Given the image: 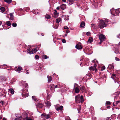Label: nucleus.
<instances>
[{"mask_svg":"<svg viewBox=\"0 0 120 120\" xmlns=\"http://www.w3.org/2000/svg\"><path fill=\"white\" fill-rule=\"evenodd\" d=\"M117 118L118 119L120 120V113L118 115Z\"/></svg>","mask_w":120,"mask_h":120,"instance_id":"49530a36","label":"nucleus"},{"mask_svg":"<svg viewBox=\"0 0 120 120\" xmlns=\"http://www.w3.org/2000/svg\"><path fill=\"white\" fill-rule=\"evenodd\" d=\"M99 38L100 41H104L106 39L105 35L102 34H101L99 35Z\"/></svg>","mask_w":120,"mask_h":120,"instance_id":"423d86ee","label":"nucleus"},{"mask_svg":"<svg viewBox=\"0 0 120 120\" xmlns=\"http://www.w3.org/2000/svg\"><path fill=\"white\" fill-rule=\"evenodd\" d=\"M22 69V67H19L17 69V71H20Z\"/></svg>","mask_w":120,"mask_h":120,"instance_id":"c756f323","label":"nucleus"},{"mask_svg":"<svg viewBox=\"0 0 120 120\" xmlns=\"http://www.w3.org/2000/svg\"><path fill=\"white\" fill-rule=\"evenodd\" d=\"M66 120H71L69 117H68L66 119Z\"/></svg>","mask_w":120,"mask_h":120,"instance_id":"4d7b16f0","label":"nucleus"},{"mask_svg":"<svg viewBox=\"0 0 120 120\" xmlns=\"http://www.w3.org/2000/svg\"><path fill=\"white\" fill-rule=\"evenodd\" d=\"M12 26L13 27H15L17 26V24L15 22H14L12 24Z\"/></svg>","mask_w":120,"mask_h":120,"instance_id":"2f4dec72","label":"nucleus"},{"mask_svg":"<svg viewBox=\"0 0 120 120\" xmlns=\"http://www.w3.org/2000/svg\"><path fill=\"white\" fill-rule=\"evenodd\" d=\"M9 91L10 93H11L12 94H13L14 93V90L12 89H10L9 90Z\"/></svg>","mask_w":120,"mask_h":120,"instance_id":"4be33fe9","label":"nucleus"},{"mask_svg":"<svg viewBox=\"0 0 120 120\" xmlns=\"http://www.w3.org/2000/svg\"><path fill=\"white\" fill-rule=\"evenodd\" d=\"M60 7H58L57 8H56V9H57V10H59L60 9Z\"/></svg>","mask_w":120,"mask_h":120,"instance_id":"680f3d73","label":"nucleus"},{"mask_svg":"<svg viewBox=\"0 0 120 120\" xmlns=\"http://www.w3.org/2000/svg\"><path fill=\"white\" fill-rule=\"evenodd\" d=\"M81 108L79 106V109H78V110H81Z\"/></svg>","mask_w":120,"mask_h":120,"instance_id":"338daca9","label":"nucleus"},{"mask_svg":"<svg viewBox=\"0 0 120 120\" xmlns=\"http://www.w3.org/2000/svg\"><path fill=\"white\" fill-rule=\"evenodd\" d=\"M64 28L65 29H69L68 27L66 26H65L64 27Z\"/></svg>","mask_w":120,"mask_h":120,"instance_id":"603ef678","label":"nucleus"},{"mask_svg":"<svg viewBox=\"0 0 120 120\" xmlns=\"http://www.w3.org/2000/svg\"><path fill=\"white\" fill-rule=\"evenodd\" d=\"M48 80L49 82H50V81L52 80V77L49 75L47 76Z\"/></svg>","mask_w":120,"mask_h":120,"instance_id":"a211bd4d","label":"nucleus"},{"mask_svg":"<svg viewBox=\"0 0 120 120\" xmlns=\"http://www.w3.org/2000/svg\"><path fill=\"white\" fill-rule=\"evenodd\" d=\"M25 72L27 74H29V71L27 70L26 71H25Z\"/></svg>","mask_w":120,"mask_h":120,"instance_id":"8fccbe9b","label":"nucleus"},{"mask_svg":"<svg viewBox=\"0 0 120 120\" xmlns=\"http://www.w3.org/2000/svg\"><path fill=\"white\" fill-rule=\"evenodd\" d=\"M105 20V22H104L103 20H100L99 22V23L98 24V26L101 29H102L105 27L106 26V24L107 23L106 20Z\"/></svg>","mask_w":120,"mask_h":120,"instance_id":"f257e3e1","label":"nucleus"},{"mask_svg":"<svg viewBox=\"0 0 120 120\" xmlns=\"http://www.w3.org/2000/svg\"><path fill=\"white\" fill-rule=\"evenodd\" d=\"M32 98L34 100V101H36L37 100V99L35 96H33L32 97Z\"/></svg>","mask_w":120,"mask_h":120,"instance_id":"f704fd0d","label":"nucleus"},{"mask_svg":"<svg viewBox=\"0 0 120 120\" xmlns=\"http://www.w3.org/2000/svg\"><path fill=\"white\" fill-rule=\"evenodd\" d=\"M90 32H87L86 33V34L87 36H89L90 35Z\"/></svg>","mask_w":120,"mask_h":120,"instance_id":"c03bdc74","label":"nucleus"},{"mask_svg":"<svg viewBox=\"0 0 120 120\" xmlns=\"http://www.w3.org/2000/svg\"><path fill=\"white\" fill-rule=\"evenodd\" d=\"M69 32V30H68V29H67L66 30V33H68Z\"/></svg>","mask_w":120,"mask_h":120,"instance_id":"13d9d810","label":"nucleus"},{"mask_svg":"<svg viewBox=\"0 0 120 120\" xmlns=\"http://www.w3.org/2000/svg\"><path fill=\"white\" fill-rule=\"evenodd\" d=\"M45 18L47 19H49L50 18V16L49 15H46L45 16Z\"/></svg>","mask_w":120,"mask_h":120,"instance_id":"c85d7f7f","label":"nucleus"},{"mask_svg":"<svg viewBox=\"0 0 120 120\" xmlns=\"http://www.w3.org/2000/svg\"><path fill=\"white\" fill-rule=\"evenodd\" d=\"M14 19V16H10V19L11 20H12Z\"/></svg>","mask_w":120,"mask_h":120,"instance_id":"58836bf2","label":"nucleus"},{"mask_svg":"<svg viewBox=\"0 0 120 120\" xmlns=\"http://www.w3.org/2000/svg\"><path fill=\"white\" fill-rule=\"evenodd\" d=\"M5 2L8 3L10 4L11 3L12 0H4Z\"/></svg>","mask_w":120,"mask_h":120,"instance_id":"393cba45","label":"nucleus"},{"mask_svg":"<svg viewBox=\"0 0 120 120\" xmlns=\"http://www.w3.org/2000/svg\"><path fill=\"white\" fill-rule=\"evenodd\" d=\"M26 120H33L32 119L30 118L27 117L26 119Z\"/></svg>","mask_w":120,"mask_h":120,"instance_id":"de8ad7c7","label":"nucleus"},{"mask_svg":"<svg viewBox=\"0 0 120 120\" xmlns=\"http://www.w3.org/2000/svg\"><path fill=\"white\" fill-rule=\"evenodd\" d=\"M75 47L77 49H81L82 48V46L81 45L77 44L76 45Z\"/></svg>","mask_w":120,"mask_h":120,"instance_id":"1a4fd4ad","label":"nucleus"},{"mask_svg":"<svg viewBox=\"0 0 120 120\" xmlns=\"http://www.w3.org/2000/svg\"><path fill=\"white\" fill-rule=\"evenodd\" d=\"M106 103L108 105H110L111 104V103L109 101H107L106 102Z\"/></svg>","mask_w":120,"mask_h":120,"instance_id":"79ce46f5","label":"nucleus"},{"mask_svg":"<svg viewBox=\"0 0 120 120\" xmlns=\"http://www.w3.org/2000/svg\"><path fill=\"white\" fill-rule=\"evenodd\" d=\"M22 118V117L21 116H16L15 119L13 120H21Z\"/></svg>","mask_w":120,"mask_h":120,"instance_id":"dca6fc26","label":"nucleus"},{"mask_svg":"<svg viewBox=\"0 0 120 120\" xmlns=\"http://www.w3.org/2000/svg\"><path fill=\"white\" fill-rule=\"evenodd\" d=\"M115 59L117 61H119L120 60L119 59L116 57H115Z\"/></svg>","mask_w":120,"mask_h":120,"instance_id":"6e6d98bb","label":"nucleus"},{"mask_svg":"<svg viewBox=\"0 0 120 120\" xmlns=\"http://www.w3.org/2000/svg\"><path fill=\"white\" fill-rule=\"evenodd\" d=\"M74 0H69V4H72L74 3Z\"/></svg>","mask_w":120,"mask_h":120,"instance_id":"bb28decb","label":"nucleus"},{"mask_svg":"<svg viewBox=\"0 0 120 120\" xmlns=\"http://www.w3.org/2000/svg\"><path fill=\"white\" fill-rule=\"evenodd\" d=\"M116 105H117L118 103H120V101H116V102H115Z\"/></svg>","mask_w":120,"mask_h":120,"instance_id":"a19ab883","label":"nucleus"},{"mask_svg":"<svg viewBox=\"0 0 120 120\" xmlns=\"http://www.w3.org/2000/svg\"><path fill=\"white\" fill-rule=\"evenodd\" d=\"M0 9L2 11H5V8L3 7H1L0 8Z\"/></svg>","mask_w":120,"mask_h":120,"instance_id":"72a5a7b5","label":"nucleus"},{"mask_svg":"<svg viewBox=\"0 0 120 120\" xmlns=\"http://www.w3.org/2000/svg\"><path fill=\"white\" fill-rule=\"evenodd\" d=\"M62 42L64 43H65L66 42L65 40L64 39H63L62 40Z\"/></svg>","mask_w":120,"mask_h":120,"instance_id":"3c124183","label":"nucleus"},{"mask_svg":"<svg viewBox=\"0 0 120 120\" xmlns=\"http://www.w3.org/2000/svg\"><path fill=\"white\" fill-rule=\"evenodd\" d=\"M110 11L111 14L115 16L119 14L120 12V9H119L114 10L112 12L111 11V10H110Z\"/></svg>","mask_w":120,"mask_h":120,"instance_id":"7ed1b4c3","label":"nucleus"},{"mask_svg":"<svg viewBox=\"0 0 120 120\" xmlns=\"http://www.w3.org/2000/svg\"><path fill=\"white\" fill-rule=\"evenodd\" d=\"M42 57L45 59H46L47 58H48L49 57L47 56L46 55H44L42 56Z\"/></svg>","mask_w":120,"mask_h":120,"instance_id":"a878e982","label":"nucleus"},{"mask_svg":"<svg viewBox=\"0 0 120 120\" xmlns=\"http://www.w3.org/2000/svg\"><path fill=\"white\" fill-rule=\"evenodd\" d=\"M62 1L64 2H66V0H62Z\"/></svg>","mask_w":120,"mask_h":120,"instance_id":"69168bd1","label":"nucleus"},{"mask_svg":"<svg viewBox=\"0 0 120 120\" xmlns=\"http://www.w3.org/2000/svg\"><path fill=\"white\" fill-rule=\"evenodd\" d=\"M0 103L2 105H4V102L3 101H1L0 102Z\"/></svg>","mask_w":120,"mask_h":120,"instance_id":"09e8293b","label":"nucleus"},{"mask_svg":"<svg viewBox=\"0 0 120 120\" xmlns=\"http://www.w3.org/2000/svg\"><path fill=\"white\" fill-rule=\"evenodd\" d=\"M80 90L79 88L78 87H76L75 89V93H79V92Z\"/></svg>","mask_w":120,"mask_h":120,"instance_id":"6ab92c4d","label":"nucleus"},{"mask_svg":"<svg viewBox=\"0 0 120 120\" xmlns=\"http://www.w3.org/2000/svg\"><path fill=\"white\" fill-rule=\"evenodd\" d=\"M117 75H116L113 74H112L111 78L112 79H115Z\"/></svg>","mask_w":120,"mask_h":120,"instance_id":"412c9836","label":"nucleus"},{"mask_svg":"<svg viewBox=\"0 0 120 120\" xmlns=\"http://www.w3.org/2000/svg\"><path fill=\"white\" fill-rule=\"evenodd\" d=\"M75 100L76 102H79L80 101L81 103L83 102L84 100L83 96L81 95L80 97L78 96H76Z\"/></svg>","mask_w":120,"mask_h":120,"instance_id":"f03ea898","label":"nucleus"},{"mask_svg":"<svg viewBox=\"0 0 120 120\" xmlns=\"http://www.w3.org/2000/svg\"><path fill=\"white\" fill-rule=\"evenodd\" d=\"M6 81V79L5 77L3 76H0V81L3 82Z\"/></svg>","mask_w":120,"mask_h":120,"instance_id":"f8f14e48","label":"nucleus"},{"mask_svg":"<svg viewBox=\"0 0 120 120\" xmlns=\"http://www.w3.org/2000/svg\"><path fill=\"white\" fill-rule=\"evenodd\" d=\"M113 105L114 106H116V104L115 102L113 103Z\"/></svg>","mask_w":120,"mask_h":120,"instance_id":"0e129e2a","label":"nucleus"},{"mask_svg":"<svg viewBox=\"0 0 120 120\" xmlns=\"http://www.w3.org/2000/svg\"><path fill=\"white\" fill-rule=\"evenodd\" d=\"M59 106V105H57L55 106V108L56 110L57 111H59L60 110L62 111L63 110V107L62 106H60V107H58Z\"/></svg>","mask_w":120,"mask_h":120,"instance_id":"39448f33","label":"nucleus"},{"mask_svg":"<svg viewBox=\"0 0 120 120\" xmlns=\"http://www.w3.org/2000/svg\"><path fill=\"white\" fill-rule=\"evenodd\" d=\"M92 38H90L88 40V42L90 43L92 42Z\"/></svg>","mask_w":120,"mask_h":120,"instance_id":"7c9ffc66","label":"nucleus"},{"mask_svg":"<svg viewBox=\"0 0 120 120\" xmlns=\"http://www.w3.org/2000/svg\"><path fill=\"white\" fill-rule=\"evenodd\" d=\"M51 105L49 101H47L46 103V106L47 107H50Z\"/></svg>","mask_w":120,"mask_h":120,"instance_id":"b1692460","label":"nucleus"},{"mask_svg":"<svg viewBox=\"0 0 120 120\" xmlns=\"http://www.w3.org/2000/svg\"><path fill=\"white\" fill-rule=\"evenodd\" d=\"M117 37L119 38H120V34H119L117 36Z\"/></svg>","mask_w":120,"mask_h":120,"instance_id":"052dcab7","label":"nucleus"},{"mask_svg":"<svg viewBox=\"0 0 120 120\" xmlns=\"http://www.w3.org/2000/svg\"><path fill=\"white\" fill-rule=\"evenodd\" d=\"M66 8V5L64 4H63L62 5L60 6V8L63 10L65 9Z\"/></svg>","mask_w":120,"mask_h":120,"instance_id":"2eb2a0df","label":"nucleus"},{"mask_svg":"<svg viewBox=\"0 0 120 120\" xmlns=\"http://www.w3.org/2000/svg\"><path fill=\"white\" fill-rule=\"evenodd\" d=\"M21 117L23 120H26L28 117L27 114L26 113H25Z\"/></svg>","mask_w":120,"mask_h":120,"instance_id":"9d476101","label":"nucleus"},{"mask_svg":"<svg viewBox=\"0 0 120 120\" xmlns=\"http://www.w3.org/2000/svg\"><path fill=\"white\" fill-rule=\"evenodd\" d=\"M27 52L30 53H31L32 52H31V49H29L27 50Z\"/></svg>","mask_w":120,"mask_h":120,"instance_id":"e433bc0d","label":"nucleus"},{"mask_svg":"<svg viewBox=\"0 0 120 120\" xmlns=\"http://www.w3.org/2000/svg\"><path fill=\"white\" fill-rule=\"evenodd\" d=\"M27 85H28L27 84V83H26L25 86V87H26L27 86Z\"/></svg>","mask_w":120,"mask_h":120,"instance_id":"bf43d9fd","label":"nucleus"},{"mask_svg":"<svg viewBox=\"0 0 120 120\" xmlns=\"http://www.w3.org/2000/svg\"><path fill=\"white\" fill-rule=\"evenodd\" d=\"M22 96L23 98H25L28 97V95L27 94H26L25 92H23L22 94Z\"/></svg>","mask_w":120,"mask_h":120,"instance_id":"4468645a","label":"nucleus"},{"mask_svg":"<svg viewBox=\"0 0 120 120\" xmlns=\"http://www.w3.org/2000/svg\"><path fill=\"white\" fill-rule=\"evenodd\" d=\"M63 16L65 18L64 19L65 20H68L69 19L68 16V15L67 16L63 15Z\"/></svg>","mask_w":120,"mask_h":120,"instance_id":"5701e85b","label":"nucleus"},{"mask_svg":"<svg viewBox=\"0 0 120 120\" xmlns=\"http://www.w3.org/2000/svg\"><path fill=\"white\" fill-rule=\"evenodd\" d=\"M105 66H103L101 68V70L102 71L103 70L105 69Z\"/></svg>","mask_w":120,"mask_h":120,"instance_id":"37998d69","label":"nucleus"},{"mask_svg":"<svg viewBox=\"0 0 120 120\" xmlns=\"http://www.w3.org/2000/svg\"><path fill=\"white\" fill-rule=\"evenodd\" d=\"M106 120H111L110 118L109 117H108L106 118Z\"/></svg>","mask_w":120,"mask_h":120,"instance_id":"5fc2aeb1","label":"nucleus"},{"mask_svg":"<svg viewBox=\"0 0 120 120\" xmlns=\"http://www.w3.org/2000/svg\"><path fill=\"white\" fill-rule=\"evenodd\" d=\"M97 66V65L96 64H94V65L93 67L94 68V69H95V72H96L97 71V69H96V68Z\"/></svg>","mask_w":120,"mask_h":120,"instance_id":"c9c22d12","label":"nucleus"},{"mask_svg":"<svg viewBox=\"0 0 120 120\" xmlns=\"http://www.w3.org/2000/svg\"><path fill=\"white\" fill-rule=\"evenodd\" d=\"M120 93V91L118 92H117L115 93V94H116V95H118Z\"/></svg>","mask_w":120,"mask_h":120,"instance_id":"a18cd8bd","label":"nucleus"},{"mask_svg":"<svg viewBox=\"0 0 120 120\" xmlns=\"http://www.w3.org/2000/svg\"><path fill=\"white\" fill-rule=\"evenodd\" d=\"M61 19L60 18H59L56 19V23H59L61 21Z\"/></svg>","mask_w":120,"mask_h":120,"instance_id":"aec40b11","label":"nucleus"},{"mask_svg":"<svg viewBox=\"0 0 120 120\" xmlns=\"http://www.w3.org/2000/svg\"><path fill=\"white\" fill-rule=\"evenodd\" d=\"M6 24L7 25L9 26H10L11 25V23L10 22V21H8L7 22Z\"/></svg>","mask_w":120,"mask_h":120,"instance_id":"473e14b6","label":"nucleus"},{"mask_svg":"<svg viewBox=\"0 0 120 120\" xmlns=\"http://www.w3.org/2000/svg\"><path fill=\"white\" fill-rule=\"evenodd\" d=\"M13 13H11L10 14V16H13Z\"/></svg>","mask_w":120,"mask_h":120,"instance_id":"864d4df0","label":"nucleus"},{"mask_svg":"<svg viewBox=\"0 0 120 120\" xmlns=\"http://www.w3.org/2000/svg\"><path fill=\"white\" fill-rule=\"evenodd\" d=\"M54 11L53 17L55 18H57L59 15V13L57 12V11L56 10H55Z\"/></svg>","mask_w":120,"mask_h":120,"instance_id":"6e6552de","label":"nucleus"},{"mask_svg":"<svg viewBox=\"0 0 120 120\" xmlns=\"http://www.w3.org/2000/svg\"><path fill=\"white\" fill-rule=\"evenodd\" d=\"M42 118L44 120H45L46 119L49 118L50 117V116L49 114L46 115L45 113L42 114L41 115Z\"/></svg>","mask_w":120,"mask_h":120,"instance_id":"20e7f679","label":"nucleus"},{"mask_svg":"<svg viewBox=\"0 0 120 120\" xmlns=\"http://www.w3.org/2000/svg\"><path fill=\"white\" fill-rule=\"evenodd\" d=\"M38 47H36L35 48L31 49V52L32 53H35L38 51Z\"/></svg>","mask_w":120,"mask_h":120,"instance_id":"0eeeda50","label":"nucleus"},{"mask_svg":"<svg viewBox=\"0 0 120 120\" xmlns=\"http://www.w3.org/2000/svg\"><path fill=\"white\" fill-rule=\"evenodd\" d=\"M85 23L83 22H82L80 24V27L81 28H83L85 26Z\"/></svg>","mask_w":120,"mask_h":120,"instance_id":"f3484780","label":"nucleus"},{"mask_svg":"<svg viewBox=\"0 0 120 120\" xmlns=\"http://www.w3.org/2000/svg\"><path fill=\"white\" fill-rule=\"evenodd\" d=\"M43 105L41 103H38L37 104L36 106L38 108H41L43 106Z\"/></svg>","mask_w":120,"mask_h":120,"instance_id":"9b49d317","label":"nucleus"},{"mask_svg":"<svg viewBox=\"0 0 120 120\" xmlns=\"http://www.w3.org/2000/svg\"><path fill=\"white\" fill-rule=\"evenodd\" d=\"M103 41H100V42H99V44H101V43L103 42Z\"/></svg>","mask_w":120,"mask_h":120,"instance_id":"774afa93","label":"nucleus"},{"mask_svg":"<svg viewBox=\"0 0 120 120\" xmlns=\"http://www.w3.org/2000/svg\"><path fill=\"white\" fill-rule=\"evenodd\" d=\"M89 69L90 70H93L94 71V70H95V69L93 67L91 66L89 68Z\"/></svg>","mask_w":120,"mask_h":120,"instance_id":"cd10ccee","label":"nucleus"},{"mask_svg":"<svg viewBox=\"0 0 120 120\" xmlns=\"http://www.w3.org/2000/svg\"><path fill=\"white\" fill-rule=\"evenodd\" d=\"M114 67L113 64H109L108 67V69H114Z\"/></svg>","mask_w":120,"mask_h":120,"instance_id":"ddd939ff","label":"nucleus"},{"mask_svg":"<svg viewBox=\"0 0 120 120\" xmlns=\"http://www.w3.org/2000/svg\"><path fill=\"white\" fill-rule=\"evenodd\" d=\"M35 58L36 59H38L39 58V57L38 55H36L35 56Z\"/></svg>","mask_w":120,"mask_h":120,"instance_id":"ea45409f","label":"nucleus"},{"mask_svg":"<svg viewBox=\"0 0 120 120\" xmlns=\"http://www.w3.org/2000/svg\"><path fill=\"white\" fill-rule=\"evenodd\" d=\"M58 87V86L57 85H56L54 87V88H57Z\"/></svg>","mask_w":120,"mask_h":120,"instance_id":"e2e57ef3","label":"nucleus"},{"mask_svg":"<svg viewBox=\"0 0 120 120\" xmlns=\"http://www.w3.org/2000/svg\"><path fill=\"white\" fill-rule=\"evenodd\" d=\"M81 89V90L82 91H83V90H84L85 89V87L84 86H82L81 88H80Z\"/></svg>","mask_w":120,"mask_h":120,"instance_id":"4c0bfd02","label":"nucleus"}]
</instances>
